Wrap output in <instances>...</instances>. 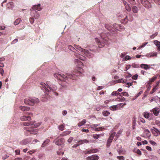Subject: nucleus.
Returning a JSON list of instances; mask_svg holds the SVG:
<instances>
[{"label": "nucleus", "mask_w": 160, "mask_h": 160, "mask_svg": "<svg viewBox=\"0 0 160 160\" xmlns=\"http://www.w3.org/2000/svg\"><path fill=\"white\" fill-rule=\"evenodd\" d=\"M82 69L79 68L78 70H75L70 73H67L66 75L61 74L60 73H56L54 74V77L60 81H66L68 78L72 80H76L78 76H82L83 74Z\"/></svg>", "instance_id": "nucleus-1"}, {"label": "nucleus", "mask_w": 160, "mask_h": 160, "mask_svg": "<svg viewBox=\"0 0 160 160\" xmlns=\"http://www.w3.org/2000/svg\"><path fill=\"white\" fill-rule=\"evenodd\" d=\"M41 124V122H39L37 123L34 121H31L29 122H24L22 124L25 127L23 128L25 131L24 132V135L26 136H29L31 133H30V129L36 128L40 126Z\"/></svg>", "instance_id": "nucleus-2"}, {"label": "nucleus", "mask_w": 160, "mask_h": 160, "mask_svg": "<svg viewBox=\"0 0 160 160\" xmlns=\"http://www.w3.org/2000/svg\"><path fill=\"white\" fill-rule=\"evenodd\" d=\"M40 87L42 90L47 94H48L52 91H55L57 89L56 86L49 81H47L46 83H42Z\"/></svg>", "instance_id": "nucleus-3"}, {"label": "nucleus", "mask_w": 160, "mask_h": 160, "mask_svg": "<svg viewBox=\"0 0 160 160\" xmlns=\"http://www.w3.org/2000/svg\"><path fill=\"white\" fill-rule=\"evenodd\" d=\"M109 33H107L106 36L105 34L102 33L101 34L100 37L99 38H96L95 41L98 47L101 48L103 47L105 44H108V39L109 38L108 36Z\"/></svg>", "instance_id": "nucleus-4"}, {"label": "nucleus", "mask_w": 160, "mask_h": 160, "mask_svg": "<svg viewBox=\"0 0 160 160\" xmlns=\"http://www.w3.org/2000/svg\"><path fill=\"white\" fill-rule=\"evenodd\" d=\"M76 45H75V47H74L71 45H69L68 46V48L70 50L73 52V53L72 54L75 55L77 58L83 61L85 60L86 59V58L84 56L81 55L77 52V50H78L76 49L75 47V46Z\"/></svg>", "instance_id": "nucleus-5"}, {"label": "nucleus", "mask_w": 160, "mask_h": 160, "mask_svg": "<svg viewBox=\"0 0 160 160\" xmlns=\"http://www.w3.org/2000/svg\"><path fill=\"white\" fill-rule=\"evenodd\" d=\"M76 49L82 52V54L88 58H92L94 56V54L88 50L83 49L79 45L75 46Z\"/></svg>", "instance_id": "nucleus-6"}, {"label": "nucleus", "mask_w": 160, "mask_h": 160, "mask_svg": "<svg viewBox=\"0 0 160 160\" xmlns=\"http://www.w3.org/2000/svg\"><path fill=\"white\" fill-rule=\"evenodd\" d=\"M39 102V100L35 97H30L29 98L24 99V102L27 105L32 106L35 103H37Z\"/></svg>", "instance_id": "nucleus-7"}, {"label": "nucleus", "mask_w": 160, "mask_h": 160, "mask_svg": "<svg viewBox=\"0 0 160 160\" xmlns=\"http://www.w3.org/2000/svg\"><path fill=\"white\" fill-rule=\"evenodd\" d=\"M32 114V113L27 112L25 115L21 117L20 119L22 121H28V122H30V121L31 120V119L30 115Z\"/></svg>", "instance_id": "nucleus-8"}, {"label": "nucleus", "mask_w": 160, "mask_h": 160, "mask_svg": "<svg viewBox=\"0 0 160 160\" xmlns=\"http://www.w3.org/2000/svg\"><path fill=\"white\" fill-rule=\"evenodd\" d=\"M142 5L147 8H150L152 7L151 3L147 0H140Z\"/></svg>", "instance_id": "nucleus-9"}, {"label": "nucleus", "mask_w": 160, "mask_h": 160, "mask_svg": "<svg viewBox=\"0 0 160 160\" xmlns=\"http://www.w3.org/2000/svg\"><path fill=\"white\" fill-rule=\"evenodd\" d=\"M31 16L33 17L35 19H38L40 17V14L39 12L36 11L35 10H32L31 9L30 12Z\"/></svg>", "instance_id": "nucleus-10"}, {"label": "nucleus", "mask_w": 160, "mask_h": 160, "mask_svg": "<svg viewBox=\"0 0 160 160\" xmlns=\"http://www.w3.org/2000/svg\"><path fill=\"white\" fill-rule=\"evenodd\" d=\"M112 27V32H113L115 30L121 31L124 29V27L123 26L120 24H118L116 23L113 24Z\"/></svg>", "instance_id": "nucleus-11"}, {"label": "nucleus", "mask_w": 160, "mask_h": 160, "mask_svg": "<svg viewBox=\"0 0 160 160\" xmlns=\"http://www.w3.org/2000/svg\"><path fill=\"white\" fill-rule=\"evenodd\" d=\"M115 132H113L110 135L107 143V145L108 148L110 146L112 140H113L114 136H115Z\"/></svg>", "instance_id": "nucleus-12"}, {"label": "nucleus", "mask_w": 160, "mask_h": 160, "mask_svg": "<svg viewBox=\"0 0 160 160\" xmlns=\"http://www.w3.org/2000/svg\"><path fill=\"white\" fill-rule=\"evenodd\" d=\"M65 141L64 138H62L58 139L57 141L55 142V141L54 142H55V144L58 146H61L62 148L64 146V142Z\"/></svg>", "instance_id": "nucleus-13"}, {"label": "nucleus", "mask_w": 160, "mask_h": 160, "mask_svg": "<svg viewBox=\"0 0 160 160\" xmlns=\"http://www.w3.org/2000/svg\"><path fill=\"white\" fill-rule=\"evenodd\" d=\"M129 16L130 18L129 20L128 19V17L127 16L125 18L122 19L121 22L123 24H126L127 23L128 20L130 21H132L133 20L132 16L131 15H130Z\"/></svg>", "instance_id": "nucleus-14"}, {"label": "nucleus", "mask_w": 160, "mask_h": 160, "mask_svg": "<svg viewBox=\"0 0 160 160\" xmlns=\"http://www.w3.org/2000/svg\"><path fill=\"white\" fill-rule=\"evenodd\" d=\"M99 158V157L96 154L92 155L90 156L87 157V160H98Z\"/></svg>", "instance_id": "nucleus-15"}, {"label": "nucleus", "mask_w": 160, "mask_h": 160, "mask_svg": "<svg viewBox=\"0 0 160 160\" xmlns=\"http://www.w3.org/2000/svg\"><path fill=\"white\" fill-rule=\"evenodd\" d=\"M31 9L35 10L36 11H40L42 9V8L41 7V4H38L37 5L33 6Z\"/></svg>", "instance_id": "nucleus-16"}, {"label": "nucleus", "mask_w": 160, "mask_h": 160, "mask_svg": "<svg viewBox=\"0 0 160 160\" xmlns=\"http://www.w3.org/2000/svg\"><path fill=\"white\" fill-rule=\"evenodd\" d=\"M146 56L147 58L156 57L157 56V53L156 52H152L146 54Z\"/></svg>", "instance_id": "nucleus-17"}, {"label": "nucleus", "mask_w": 160, "mask_h": 160, "mask_svg": "<svg viewBox=\"0 0 160 160\" xmlns=\"http://www.w3.org/2000/svg\"><path fill=\"white\" fill-rule=\"evenodd\" d=\"M150 111L152 112L155 116H158L160 112V110L158 108L156 107L151 110Z\"/></svg>", "instance_id": "nucleus-18"}, {"label": "nucleus", "mask_w": 160, "mask_h": 160, "mask_svg": "<svg viewBox=\"0 0 160 160\" xmlns=\"http://www.w3.org/2000/svg\"><path fill=\"white\" fill-rule=\"evenodd\" d=\"M105 26L106 28L112 32V26H111L109 24L107 23L105 24Z\"/></svg>", "instance_id": "nucleus-19"}, {"label": "nucleus", "mask_w": 160, "mask_h": 160, "mask_svg": "<svg viewBox=\"0 0 160 160\" xmlns=\"http://www.w3.org/2000/svg\"><path fill=\"white\" fill-rule=\"evenodd\" d=\"M98 149L96 148L91 149L88 150L87 151V153H96L98 152Z\"/></svg>", "instance_id": "nucleus-20"}, {"label": "nucleus", "mask_w": 160, "mask_h": 160, "mask_svg": "<svg viewBox=\"0 0 160 160\" xmlns=\"http://www.w3.org/2000/svg\"><path fill=\"white\" fill-rule=\"evenodd\" d=\"M144 133L147 137H149L151 136L150 132L148 129H144Z\"/></svg>", "instance_id": "nucleus-21"}, {"label": "nucleus", "mask_w": 160, "mask_h": 160, "mask_svg": "<svg viewBox=\"0 0 160 160\" xmlns=\"http://www.w3.org/2000/svg\"><path fill=\"white\" fill-rule=\"evenodd\" d=\"M29 108L27 107L21 106L20 107V109L23 111H28L29 110Z\"/></svg>", "instance_id": "nucleus-22"}, {"label": "nucleus", "mask_w": 160, "mask_h": 160, "mask_svg": "<svg viewBox=\"0 0 160 160\" xmlns=\"http://www.w3.org/2000/svg\"><path fill=\"white\" fill-rule=\"evenodd\" d=\"M88 141L87 139L80 140L78 142V143L79 144H82L84 143H88Z\"/></svg>", "instance_id": "nucleus-23"}, {"label": "nucleus", "mask_w": 160, "mask_h": 160, "mask_svg": "<svg viewBox=\"0 0 160 160\" xmlns=\"http://www.w3.org/2000/svg\"><path fill=\"white\" fill-rule=\"evenodd\" d=\"M30 133L31 134L36 135L38 133V129H30Z\"/></svg>", "instance_id": "nucleus-24"}, {"label": "nucleus", "mask_w": 160, "mask_h": 160, "mask_svg": "<svg viewBox=\"0 0 160 160\" xmlns=\"http://www.w3.org/2000/svg\"><path fill=\"white\" fill-rule=\"evenodd\" d=\"M140 67L142 68H143L144 69L147 70L148 69L150 68V67H148V65L146 64H142L140 65Z\"/></svg>", "instance_id": "nucleus-25"}, {"label": "nucleus", "mask_w": 160, "mask_h": 160, "mask_svg": "<svg viewBox=\"0 0 160 160\" xmlns=\"http://www.w3.org/2000/svg\"><path fill=\"white\" fill-rule=\"evenodd\" d=\"M49 142L50 140L49 139H47L42 144L41 147L42 148L45 147L46 145H47Z\"/></svg>", "instance_id": "nucleus-26"}, {"label": "nucleus", "mask_w": 160, "mask_h": 160, "mask_svg": "<svg viewBox=\"0 0 160 160\" xmlns=\"http://www.w3.org/2000/svg\"><path fill=\"white\" fill-rule=\"evenodd\" d=\"M22 20L21 18H19L17 19L14 22V24L15 25H16L19 24L21 22Z\"/></svg>", "instance_id": "nucleus-27"}, {"label": "nucleus", "mask_w": 160, "mask_h": 160, "mask_svg": "<svg viewBox=\"0 0 160 160\" xmlns=\"http://www.w3.org/2000/svg\"><path fill=\"white\" fill-rule=\"evenodd\" d=\"M132 10L134 13H137L138 11V9L136 6H133L132 8Z\"/></svg>", "instance_id": "nucleus-28"}, {"label": "nucleus", "mask_w": 160, "mask_h": 160, "mask_svg": "<svg viewBox=\"0 0 160 160\" xmlns=\"http://www.w3.org/2000/svg\"><path fill=\"white\" fill-rule=\"evenodd\" d=\"M86 120L85 119L83 120L81 122H80L78 124V127H80L84 125L86 122Z\"/></svg>", "instance_id": "nucleus-29"}, {"label": "nucleus", "mask_w": 160, "mask_h": 160, "mask_svg": "<svg viewBox=\"0 0 160 160\" xmlns=\"http://www.w3.org/2000/svg\"><path fill=\"white\" fill-rule=\"evenodd\" d=\"M110 114V112L108 111H104L102 112V115L105 117L108 116Z\"/></svg>", "instance_id": "nucleus-30"}, {"label": "nucleus", "mask_w": 160, "mask_h": 160, "mask_svg": "<svg viewBox=\"0 0 160 160\" xmlns=\"http://www.w3.org/2000/svg\"><path fill=\"white\" fill-rule=\"evenodd\" d=\"M28 143V139H25L20 142L21 144L26 145Z\"/></svg>", "instance_id": "nucleus-31"}, {"label": "nucleus", "mask_w": 160, "mask_h": 160, "mask_svg": "<svg viewBox=\"0 0 160 160\" xmlns=\"http://www.w3.org/2000/svg\"><path fill=\"white\" fill-rule=\"evenodd\" d=\"M118 106L117 105L112 106L110 107V110L112 111H114L117 109Z\"/></svg>", "instance_id": "nucleus-32"}, {"label": "nucleus", "mask_w": 160, "mask_h": 160, "mask_svg": "<svg viewBox=\"0 0 160 160\" xmlns=\"http://www.w3.org/2000/svg\"><path fill=\"white\" fill-rule=\"evenodd\" d=\"M143 116L144 118H149L150 117L149 113L147 112H145L144 113Z\"/></svg>", "instance_id": "nucleus-33"}, {"label": "nucleus", "mask_w": 160, "mask_h": 160, "mask_svg": "<svg viewBox=\"0 0 160 160\" xmlns=\"http://www.w3.org/2000/svg\"><path fill=\"white\" fill-rule=\"evenodd\" d=\"M116 82L118 83L122 82L123 83H126V80H124L123 78L119 79L118 80L116 81Z\"/></svg>", "instance_id": "nucleus-34"}, {"label": "nucleus", "mask_w": 160, "mask_h": 160, "mask_svg": "<svg viewBox=\"0 0 160 160\" xmlns=\"http://www.w3.org/2000/svg\"><path fill=\"white\" fill-rule=\"evenodd\" d=\"M117 100L118 101L123 102L125 100V98L122 96L121 97L118 98Z\"/></svg>", "instance_id": "nucleus-35"}, {"label": "nucleus", "mask_w": 160, "mask_h": 160, "mask_svg": "<svg viewBox=\"0 0 160 160\" xmlns=\"http://www.w3.org/2000/svg\"><path fill=\"white\" fill-rule=\"evenodd\" d=\"M71 131H66L64 132L62 134V136H66L70 134Z\"/></svg>", "instance_id": "nucleus-36"}, {"label": "nucleus", "mask_w": 160, "mask_h": 160, "mask_svg": "<svg viewBox=\"0 0 160 160\" xmlns=\"http://www.w3.org/2000/svg\"><path fill=\"white\" fill-rule=\"evenodd\" d=\"M131 66L132 67L135 68H139V65L135 63H132Z\"/></svg>", "instance_id": "nucleus-37"}, {"label": "nucleus", "mask_w": 160, "mask_h": 160, "mask_svg": "<svg viewBox=\"0 0 160 160\" xmlns=\"http://www.w3.org/2000/svg\"><path fill=\"white\" fill-rule=\"evenodd\" d=\"M120 93L117 92V91H114L111 93V95L112 96H118V95H120Z\"/></svg>", "instance_id": "nucleus-38"}, {"label": "nucleus", "mask_w": 160, "mask_h": 160, "mask_svg": "<svg viewBox=\"0 0 160 160\" xmlns=\"http://www.w3.org/2000/svg\"><path fill=\"white\" fill-rule=\"evenodd\" d=\"M44 157V154L43 153H41L39 154L38 158L40 159H42Z\"/></svg>", "instance_id": "nucleus-39"}, {"label": "nucleus", "mask_w": 160, "mask_h": 160, "mask_svg": "<svg viewBox=\"0 0 160 160\" xmlns=\"http://www.w3.org/2000/svg\"><path fill=\"white\" fill-rule=\"evenodd\" d=\"M157 78V77H152L150 79L149 81H148V83H149L150 82H153L154 80H155Z\"/></svg>", "instance_id": "nucleus-40"}, {"label": "nucleus", "mask_w": 160, "mask_h": 160, "mask_svg": "<svg viewBox=\"0 0 160 160\" xmlns=\"http://www.w3.org/2000/svg\"><path fill=\"white\" fill-rule=\"evenodd\" d=\"M101 135V134H93V138L94 139H98L100 137Z\"/></svg>", "instance_id": "nucleus-41"}, {"label": "nucleus", "mask_w": 160, "mask_h": 160, "mask_svg": "<svg viewBox=\"0 0 160 160\" xmlns=\"http://www.w3.org/2000/svg\"><path fill=\"white\" fill-rule=\"evenodd\" d=\"M120 96L122 95L124 96L128 97L129 96V95L128 93L127 92H122V93H120Z\"/></svg>", "instance_id": "nucleus-42"}, {"label": "nucleus", "mask_w": 160, "mask_h": 160, "mask_svg": "<svg viewBox=\"0 0 160 160\" xmlns=\"http://www.w3.org/2000/svg\"><path fill=\"white\" fill-rule=\"evenodd\" d=\"M34 18L33 17H31L29 19V21L30 22L31 24H33L34 22Z\"/></svg>", "instance_id": "nucleus-43"}, {"label": "nucleus", "mask_w": 160, "mask_h": 160, "mask_svg": "<svg viewBox=\"0 0 160 160\" xmlns=\"http://www.w3.org/2000/svg\"><path fill=\"white\" fill-rule=\"evenodd\" d=\"M64 128V125L63 124H61L58 126V129L61 131L63 130V128Z\"/></svg>", "instance_id": "nucleus-44"}, {"label": "nucleus", "mask_w": 160, "mask_h": 160, "mask_svg": "<svg viewBox=\"0 0 160 160\" xmlns=\"http://www.w3.org/2000/svg\"><path fill=\"white\" fill-rule=\"evenodd\" d=\"M121 132H120V131H119V132H118L116 134H115V137L116 138L115 139V141L119 137L120 134H121Z\"/></svg>", "instance_id": "nucleus-45"}, {"label": "nucleus", "mask_w": 160, "mask_h": 160, "mask_svg": "<svg viewBox=\"0 0 160 160\" xmlns=\"http://www.w3.org/2000/svg\"><path fill=\"white\" fill-rule=\"evenodd\" d=\"M158 34V32H156L155 33H154L152 35L150 36V38L151 39L155 37Z\"/></svg>", "instance_id": "nucleus-46"}, {"label": "nucleus", "mask_w": 160, "mask_h": 160, "mask_svg": "<svg viewBox=\"0 0 160 160\" xmlns=\"http://www.w3.org/2000/svg\"><path fill=\"white\" fill-rule=\"evenodd\" d=\"M126 9L128 11H130L131 10V8L128 5V4H127V5L125 6Z\"/></svg>", "instance_id": "nucleus-47"}, {"label": "nucleus", "mask_w": 160, "mask_h": 160, "mask_svg": "<svg viewBox=\"0 0 160 160\" xmlns=\"http://www.w3.org/2000/svg\"><path fill=\"white\" fill-rule=\"evenodd\" d=\"M148 43V42H146L143 43L142 45L139 47L138 49L144 47Z\"/></svg>", "instance_id": "nucleus-48"}, {"label": "nucleus", "mask_w": 160, "mask_h": 160, "mask_svg": "<svg viewBox=\"0 0 160 160\" xmlns=\"http://www.w3.org/2000/svg\"><path fill=\"white\" fill-rule=\"evenodd\" d=\"M104 129V128L100 127V128H95V130L96 131H102Z\"/></svg>", "instance_id": "nucleus-49"}, {"label": "nucleus", "mask_w": 160, "mask_h": 160, "mask_svg": "<svg viewBox=\"0 0 160 160\" xmlns=\"http://www.w3.org/2000/svg\"><path fill=\"white\" fill-rule=\"evenodd\" d=\"M154 44L156 46H160V42L157 40H155L154 41Z\"/></svg>", "instance_id": "nucleus-50"}, {"label": "nucleus", "mask_w": 160, "mask_h": 160, "mask_svg": "<svg viewBox=\"0 0 160 160\" xmlns=\"http://www.w3.org/2000/svg\"><path fill=\"white\" fill-rule=\"evenodd\" d=\"M131 59L130 57L129 56H126L124 58L125 60L127 61L128 60H130Z\"/></svg>", "instance_id": "nucleus-51"}, {"label": "nucleus", "mask_w": 160, "mask_h": 160, "mask_svg": "<svg viewBox=\"0 0 160 160\" xmlns=\"http://www.w3.org/2000/svg\"><path fill=\"white\" fill-rule=\"evenodd\" d=\"M142 92V91H140L135 96V98H137L139 97Z\"/></svg>", "instance_id": "nucleus-52"}, {"label": "nucleus", "mask_w": 160, "mask_h": 160, "mask_svg": "<svg viewBox=\"0 0 160 160\" xmlns=\"http://www.w3.org/2000/svg\"><path fill=\"white\" fill-rule=\"evenodd\" d=\"M118 159L120 160H124V157L122 156H118L117 157Z\"/></svg>", "instance_id": "nucleus-53"}, {"label": "nucleus", "mask_w": 160, "mask_h": 160, "mask_svg": "<svg viewBox=\"0 0 160 160\" xmlns=\"http://www.w3.org/2000/svg\"><path fill=\"white\" fill-rule=\"evenodd\" d=\"M138 74H136L132 77V78L133 79L136 80L138 78Z\"/></svg>", "instance_id": "nucleus-54"}, {"label": "nucleus", "mask_w": 160, "mask_h": 160, "mask_svg": "<svg viewBox=\"0 0 160 160\" xmlns=\"http://www.w3.org/2000/svg\"><path fill=\"white\" fill-rule=\"evenodd\" d=\"M36 150H30L28 152V153H29L30 154H32L36 152Z\"/></svg>", "instance_id": "nucleus-55"}, {"label": "nucleus", "mask_w": 160, "mask_h": 160, "mask_svg": "<svg viewBox=\"0 0 160 160\" xmlns=\"http://www.w3.org/2000/svg\"><path fill=\"white\" fill-rule=\"evenodd\" d=\"M18 41V39H15L12 42H11V43L12 44H13L17 43Z\"/></svg>", "instance_id": "nucleus-56"}, {"label": "nucleus", "mask_w": 160, "mask_h": 160, "mask_svg": "<svg viewBox=\"0 0 160 160\" xmlns=\"http://www.w3.org/2000/svg\"><path fill=\"white\" fill-rule=\"evenodd\" d=\"M126 85H128L127 87L128 88H129L130 86L132 85V82H127L126 83Z\"/></svg>", "instance_id": "nucleus-57"}, {"label": "nucleus", "mask_w": 160, "mask_h": 160, "mask_svg": "<svg viewBox=\"0 0 160 160\" xmlns=\"http://www.w3.org/2000/svg\"><path fill=\"white\" fill-rule=\"evenodd\" d=\"M4 70L2 68H0V73L2 76L3 74Z\"/></svg>", "instance_id": "nucleus-58"}, {"label": "nucleus", "mask_w": 160, "mask_h": 160, "mask_svg": "<svg viewBox=\"0 0 160 160\" xmlns=\"http://www.w3.org/2000/svg\"><path fill=\"white\" fill-rule=\"evenodd\" d=\"M82 131L84 132H89V130L88 129H85L84 128H83L82 130Z\"/></svg>", "instance_id": "nucleus-59"}, {"label": "nucleus", "mask_w": 160, "mask_h": 160, "mask_svg": "<svg viewBox=\"0 0 160 160\" xmlns=\"http://www.w3.org/2000/svg\"><path fill=\"white\" fill-rule=\"evenodd\" d=\"M73 139V138L72 137H70L68 140V142H72Z\"/></svg>", "instance_id": "nucleus-60"}, {"label": "nucleus", "mask_w": 160, "mask_h": 160, "mask_svg": "<svg viewBox=\"0 0 160 160\" xmlns=\"http://www.w3.org/2000/svg\"><path fill=\"white\" fill-rule=\"evenodd\" d=\"M62 113L63 116H65L67 114V112L66 110H64L62 112Z\"/></svg>", "instance_id": "nucleus-61"}, {"label": "nucleus", "mask_w": 160, "mask_h": 160, "mask_svg": "<svg viewBox=\"0 0 160 160\" xmlns=\"http://www.w3.org/2000/svg\"><path fill=\"white\" fill-rule=\"evenodd\" d=\"M146 148L147 150L149 151H151L152 150V148L151 147L149 146H147L146 147Z\"/></svg>", "instance_id": "nucleus-62"}, {"label": "nucleus", "mask_w": 160, "mask_h": 160, "mask_svg": "<svg viewBox=\"0 0 160 160\" xmlns=\"http://www.w3.org/2000/svg\"><path fill=\"white\" fill-rule=\"evenodd\" d=\"M136 152L138 154L141 155L142 154L140 150L139 149H138L137 150Z\"/></svg>", "instance_id": "nucleus-63"}, {"label": "nucleus", "mask_w": 160, "mask_h": 160, "mask_svg": "<svg viewBox=\"0 0 160 160\" xmlns=\"http://www.w3.org/2000/svg\"><path fill=\"white\" fill-rule=\"evenodd\" d=\"M150 142L152 145H155L156 144V143L155 142L152 140H150Z\"/></svg>", "instance_id": "nucleus-64"}]
</instances>
